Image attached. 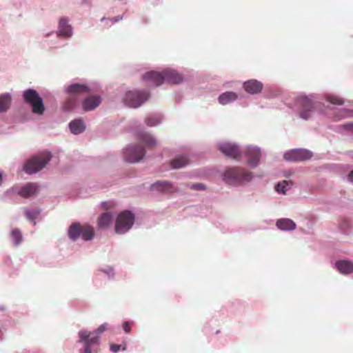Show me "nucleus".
Segmentation results:
<instances>
[{"label":"nucleus","instance_id":"15","mask_svg":"<svg viewBox=\"0 0 353 353\" xmlns=\"http://www.w3.org/2000/svg\"><path fill=\"white\" fill-rule=\"evenodd\" d=\"M101 103V98L98 95H91L85 98L82 101V108L85 112L94 110Z\"/></svg>","mask_w":353,"mask_h":353},{"label":"nucleus","instance_id":"37","mask_svg":"<svg viewBox=\"0 0 353 353\" xmlns=\"http://www.w3.org/2000/svg\"><path fill=\"white\" fill-rule=\"evenodd\" d=\"M110 350L112 352L117 353L120 350V345L117 344H112L110 345Z\"/></svg>","mask_w":353,"mask_h":353},{"label":"nucleus","instance_id":"38","mask_svg":"<svg viewBox=\"0 0 353 353\" xmlns=\"http://www.w3.org/2000/svg\"><path fill=\"white\" fill-rule=\"evenodd\" d=\"M343 127L345 130L353 132V123H346Z\"/></svg>","mask_w":353,"mask_h":353},{"label":"nucleus","instance_id":"21","mask_svg":"<svg viewBox=\"0 0 353 353\" xmlns=\"http://www.w3.org/2000/svg\"><path fill=\"white\" fill-rule=\"evenodd\" d=\"M276 225L282 230H292L296 228V223L290 219H279Z\"/></svg>","mask_w":353,"mask_h":353},{"label":"nucleus","instance_id":"4","mask_svg":"<svg viewBox=\"0 0 353 353\" xmlns=\"http://www.w3.org/2000/svg\"><path fill=\"white\" fill-rule=\"evenodd\" d=\"M252 178L251 172L241 168H232L225 170L223 174L224 180L230 184H238L248 182Z\"/></svg>","mask_w":353,"mask_h":353},{"label":"nucleus","instance_id":"31","mask_svg":"<svg viewBox=\"0 0 353 353\" xmlns=\"http://www.w3.org/2000/svg\"><path fill=\"white\" fill-rule=\"evenodd\" d=\"M327 100L330 103L334 104V105H341L344 103V101L342 98H341L338 96H335V95L327 96Z\"/></svg>","mask_w":353,"mask_h":353},{"label":"nucleus","instance_id":"2","mask_svg":"<svg viewBox=\"0 0 353 353\" xmlns=\"http://www.w3.org/2000/svg\"><path fill=\"white\" fill-rule=\"evenodd\" d=\"M68 234L72 241H76L79 237L85 241H89L94 237V230L93 227L88 224L81 225L79 223H73L69 227Z\"/></svg>","mask_w":353,"mask_h":353},{"label":"nucleus","instance_id":"28","mask_svg":"<svg viewBox=\"0 0 353 353\" xmlns=\"http://www.w3.org/2000/svg\"><path fill=\"white\" fill-rule=\"evenodd\" d=\"M152 188L159 191H170L172 187L168 181H158L152 185Z\"/></svg>","mask_w":353,"mask_h":353},{"label":"nucleus","instance_id":"25","mask_svg":"<svg viewBox=\"0 0 353 353\" xmlns=\"http://www.w3.org/2000/svg\"><path fill=\"white\" fill-rule=\"evenodd\" d=\"M237 99V94L234 92H226L219 97V102L222 105H226L234 101Z\"/></svg>","mask_w":353,"mask_h":353},{"label":"nucleus","instance_id":"27","mask_svg":"<svg viewBox=\"0 0 353 353\" xmlns=\"http://www.w3.org/2000/svg\"><path fill=\"white\" fill-rule=\"evenodd\" d=\"M188 163H189V160L187 157H177L176 159H173L171 161L170 165L172 168L177 169V168H181L185 166L186 165L188 164Z\"/></svg>","mask_w":353,"mask_h":353},{"label":"nucleus","instance_id":"23","mask_svg":"<svg viewBox=\"0 0 353 353\" xmlns=\"http://www.w3.org/2000/svg\"><path fill=\"white\" fill-rule=\"evenodd\" d=\"M69 126L72 133L75 134H80L85 130L84 123L81 119H75L71 121Z\"/></svg>","mask_w":353,"mask_h":353},{"label":"nucleus","instance_id":"10","mask_svg":"<svg viewBox=\"0 0 353 353\" xmlns=\"http://www.w3.org/2000/svg\"><path fill=\"white\" fill-rule=\"evenodd\" d=\"M145 155V150L141 146H130L125 149L124 158L129 163H137Z\"/></svg>","mask_w":353,"mask_h":353},{"label":"nucleus","instance_id":"36","mask_svg":"<svg viewBox=\"0 0 353 353\" xmlns=\"http://www.w3.org/2000/svg\"><path fill=\"white\" fill-rule=\"evenodd\" d=\"M191 188L194 190H203L204 185L202 183H194L192 185Z\"/></svg>","mask_w":353,"mask_h":353},{"label":"nucleus","instance_id":"9","mask_svg":"<svg viewBox=\"0 0 353 353\" xmlns=\"http://www.w3.org/2000/svg\"><path fill=\"white\" fill-rule=\"evenodd\" d=\"M312 153L306 149L292 150L284 154V159L290 161H301L311 159Z\"/></svg>","mask_w":353,"mask_h":353},{"label":"nucleus","instance_id":"34","mask_svg":"<svg viewBox=\"0 0 353 353\" xmlns=\"http://www.w3.org/2000/svg\"><path fill=\"white\" fill-rule=\"evenodd\" d=\"M108 328V324L107 323H104L103 324L101 325L97 330L95 331V334L97 335H100L101 333H103L104 331L107 330Z\"/></svg>","mask_w":353,"mask_h":353},{"label":"nucleus","instance_id":"30","mask_svg":"<svg viewBox=\"0 0 353 353\" xmlns=\"http://www.w3.org/2000/svg\"><path fill=\"white\" fill-rule=\"evenodd\" d=\"M289 184H290V185H292V182L284 180L281 183H279L276 185L275 189H276V192H278L279 193L285 194V192L287 191V190L285 189V187L287 185H288Z\"/></svg>","mask_w":353,"mask_h":353},{"label":"nucleus","instance_id":"33","mask_svg":"<svg viewBox=\"0 0 353 353\" xmlns=\"http://www.w3.org/2000/svg\"><path fill=\"white\" fill-rule=\"evenodd\" d=\"M39 213L40 211L39 210L34 209L31 210H26V215L29 220L34 221L38 217Z\"/></svg>","mask_w":353,"mask_h":353},{"label":"nucleus","instance_id":"14","mask_svg":"<svg viewBox=\"0 0 353 353\" xmlns=\"http://www.w3.org/2000/svg\"><path fill=\"white\" fill-rule=\"evenodd\" d=\"M143 79L152 85L159 86L165 81L164 70L162 72L155 71L148 72L143 75Z\"/></svg>","mask_w":353,"mask_h":353},{"label":"nucleus","instance_id":"40","mask_svg":"<svg viewBox=\"0 0 353 353\" xmlns=\"http://www.w3.org/2000/svg\"><path fill=\"white\" fill-rule=\"evenodd\" d=\"M121 19H122V17H114L112 19H110V20L112 21L113 22H117V21H119Z\"/></svg>","mask_w":353,"mask_h":353},{"label":"nucleus","instance_id":"12","mask_svg":"<svg viewBox=\"0 0 353 353\" xmlns=\"http://www.w3.org/2000/svg\"><path fill=\"white\" fill-rule=\"evenodd\" d=\"M299 105L301 108L300 116L303 119H307L313 110V103L307 97H299L297 99Z\"/></svg>","mask_w":353,"mask_h":353},{"label":"nucleus","instance_id":"3","mask_svg":"<svg viewBox=\"0 0 353 353\" xmlns=\"http://www.w3.org/2000/svg\"><path fill=\"white\" fill-rule=\"evenodd\" d=\"M51 157V154L48 152H44L38 156H34L26 162L23 170L29 174L36 173L46 165Z\"/></svg>","mask_w":353,"mask_h":353},{"label":"nucleus","instance_id":"5","mask_svg":"<svg viewBox=\"0 0 353 353\" xmlns=\"http://www.w3.org/2000/svg\"><path fill=\"white\" fill-rule=\"evenodd\" d=\"M23 98L25 101L32 106L33 113L39 115L43 114L45 107L43 100L36 90L32 89L26 90L23 93Z\"/></svg>","mask_w":353,"mask_h":353},{"label":"nucleus","instance_id":"13","mask_svg":"<svg viewBox=\"0 0 353 353\" xmlns=\"http://www.w3.org/2000/svg\"><path fill=\"white\" fill-rule=\"evenodd\" d=\"M245 156L248 158V163L252 167H256L261 159V150L257 147L249 146L245 151Z\"/></svg>","mask_w":353,"mask_h":353},{"label":"nucleus","instance_id":"8","mask_svg":"<svg viewBox=\"0 0 353 353\" xmlns=\"http://www.w3.org/2000/svg\"><path fill=\"white\" fill-rule=\"evenodd\" d=\"M79 341L83 342L85 345L84 350L81 353H92L91 346L98 343L99 336L86 330L79 332Z\"/></svg>","mask_w":353,"mask_h":353},{"label":"nucleus","instance_id":"24","mask_svg":"<svg viewBox=\"0 0 353 353\" xmlns=\"http://www.w3.org/2000/svg\"><path fill=\"white\" fill-rule=\"evenodd\" d=\"M112 221V217L110 212L102 214L98 219V226L100 228H105L110 225Z\"/></svg>","mask_w":353,"mask_h":353},{"label":"nucleus","instance_id":"26","mask_svg":"<svg viewBox=\"0 0 353 353\" xmlns=\"http://www.w3.org/2000/svg\"><path fill=\"white\" fill-rule=\"evenodd\" d=\"M11 103V97L10 94H3L0 95V112H6L10 108Z\"/></svg>","mask_w":353,"mask_h":353},{"label":"nucleus","instance_id":"6","mask_svg":"<svg viewBox=\"0 0 353 353\" xmlns=\"http://www.w3.org/2000/svg\"><path fill=\"white\" fill-rule=\"evenodd\" d=\"M134 215L128 210L121 212L115 222V231L118 234H124L132 226Z\"/></svg>","mask_w":353,"mask_h":353},{"label":"nucleus","instance_id":"16","mask_svg":"<svg viewBox=\"0 0 353 353\" xmlns=\"http://www.w3.org/2000/svg\"><path fill=\"white\" fill-rule=\"evenodd\" d=\"M39 187L37 183H28L21 187L17 194L23 198H28L36 195L38 192Z\"/></svg>","mask_w":353,"mask_h":353},{"label":"nucleus","instance_id":"22","mask_svg":"<svg viewBox=\"0 0 353 353\" xmlns=\"http://www.w3.org/2000/svg\"><path fill=\"white\" fill-rule=\"evenodd\" d=\"M59 33L65 37H70L72 34V28L68 24V20L65 18L59 20Z\"/></svg>","mask_w":353,"mask_h":353},{"label":"nucleus","instance_id":"11","mask_svg":"<svg viewBox=\"0 0 353 353\" xmlns=\"http://www.w3.org/2000/svg\"><path fill=\"white\" fill-rule=\"evenodd\" d=\"M219 150L225 156L237 159L241 155L239 147L232 143L225 142L220 143L218 146Z\"/></svg>","mask_w":353,"mask_h":353},{"label":"nucleus","instance_id":"29","mask_svg":"<svg viewBox=\"0 0 353 353\" xmlns=\"http://www.w3.org/2000/svg\"><path fill=\"white\" fill-rule=\"evenodd\" d=\"M10 239L15 245H18L23 241L21 233L18 229H14L11 232Z\"/></svg>","mask_w":353,"mask_h":353},{"label":"nucleus","instance_id":"18","mask_svg":"<svg viewBox=\"0 0 353 353\" xmlns=\"http://www.w3.org/2000/svg\"><path fill=\"white\" fill-rule=\"evenodd\" d=\"M165 81L172 84H178L182 82V77L175 70L166 69L164 70Z\"/></svg>","mask_w":353,"mask_h":353},{"label":"nucleus","instance_id":"7","mask_svg":"<svg viewBox=\"0 0 353 353\" xmlns=\"http://www.w3.org/2000/svg\"><path fill=\"white\" fill-rule=\"evenodd\" d=\"M149 92L145 90H134L126 92L124 103L131 108H138L149 99Z\"/></svg>","mask_w":353,"mask_h":353},{"label":"nucleus","instance_id":"35","mask_svg":"<svg viewBox=\"0 0 353 353\" xmlns=\"http://www.w3.org/2000/svg\"><path fill=\"white\" fill-rule=\"evenodd\" d=\"M123 329L126 333H129L131 330V323L128 321H125L123 324Z\"/></svg>","mask_w":353,"mask_h":353},{"label":"nucleus","instance_id":"32","mask_svg":"<svg viewBox=\"0 0 353 353\" xmlns=\"http://www.w3.org/2000/svg\"><path fill=\"white\" fill-rule=\"evenodd\" d=\"M145 123L148 126H155L160 123V118L158 116H150L145 119Z\"/></svg>","mask_w":353,"mask_h":353},{"label":"nucleus","instance_id":"20","mask_svg":"<svg viewBox=\"0 0 353 353\" xmlns=\"http://www.w3.org/2000/svg\"><path fill=\"white\" fill-rule=\"evenodd\" d=\"M337 270L342 274H350L353 272V263L349 261H339L336 263Z\"/></svg>","mask_w":353,"mask_h":353},{"label":"nucleus","instance_id":"17","mask_svg":"<svg viewBox=\"0 0 353 353\" xmlns=\"http://www.w3.org/2000/svg\"><path fill=\"white\" fill-rule=\"evenodd\" d=\"M263 88V83L256 79L248 80L243 83L245 90L252 94L261 92Z\"/></svg>","mask_w":353,"mask_h":353},{"label":"nucleus","instance_id":"41","mask_svg":"<svg viewBox=\"0 0 353 353\" xmlns=\"http://www.w3.org/2000/svg\"><path fill=\"white\" fill-rule=\"evenodd\" d=\"M2 182V176H1V174H0V184Z\"/></svg>","mask_w":353,"mask_h":353},{"label":"nucleus","instance_id":"1","mask_svg":"<svg viewBox=\"0 0 353 353\" xmlns=\"http://www.w3.org/2000/svg\"><path fill=\"white\" fill-rule=\"evenodd\" d=\"M67 92L70 94L63 103V109L66 111L73 110L77 104V97L82 94L90 92V88L80 83H74L67 88Z\"/></svg>","mask_w":353,"mask_h":353},{"label":"nucleus","instance_id":"39","mask_svg":"<svg viewBox=\"0 0 353 353\" xmlns=\"http://www.w3.org/2000/svg\"><path fill=\"white\" fill-rule=\"evenodd\" d=\"M347 179L349 181L353 183V170L349 173Z\"/></svg>","mask_w":353,"mask_h":353},{"label":"nucleus","instance_id":"19","mask_svg":"<svg viewBox=\"0 0 353 353\" xmlns=\"http://www.w3.org/2000/svg\"><path fill=\"white\" fill-rule=\"evenodd\" d=\"M139 139L149 149H152L157 145V141L148 133L141 132Z\"/></svg>","mask_w":353,"mask_h":353}]
</instances>
